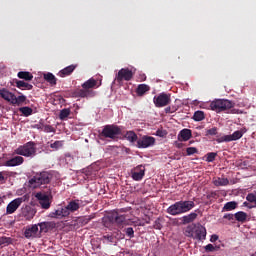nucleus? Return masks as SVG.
Returning <instances> with one entry per match:
<instances>
[{"label": "nucleus", "mask_w": 256, "mask_h": 256, "mask_svg": "<svg viewBox=\"0 0 256 256\" xmlns=\"http://www.w3.org/2000/svg\"><path fill=\"white\" fill-rule=\"evenodd\" d=\"M195 208V202L191 200H180L170 205L166 209V213L168 215H172L173 217H177V215H183L185 213H189L192 209Z\"/></svg>", "instance_id": "nucleus-1"}, {"label": "nucleus", "mask_w": 256, "mask_h": 256, "mask_svg": "<svg viewBox=\"0 0 256 256\" xmlns=\"http://www.w3.org/2000/svg\"><path fill=\"white\" fill-rule=\"evenodd\" d=\"M94 87H97V80L90 78L89 80H87L86 82H84L82 84V88L83 89H78L75 90L72 93L73 97H95V92L91 89H93Z\"/></svg>", "instance_id": "nucleus-2"}, {"label": "nucleus", "mask_w": 256, "mask_h": 256, "mask_svg": "<svg viewBox=\"0 0 256 256\" xmlns=\"http://www.w3.org/2000/svg\"><path fill=\"white\" fill-rule=\"evenodd\" d=\"M100 139H111L115 141V139H119V135H121V128L115 124L105 125L100 132Z\"/></svg>", "instance_id": "nucleus-3"}, {"label": "nucleus", "mask_w": 256, "mask_h": 256, "mask_svg": "<svg viewBox=\"0 0 256 256\" xmlns=\"http://www.w3.org/2000/svg\"><path fill=\"white\" fill-rule=\"evenodd\" d=\"M14 155H22V157H35L37 155V148L35 142H27L14 150Z\"/></svg>", "instance_id": "nucleus-4"}, {"label": "nucleus", "mask_w": 256, "mask_h": 256, "mask_svg": "<svg viewBox=\"0 0 256 256\" xmlns=\"http://www.w3.org/2000/svg\"><path fill=\"white\" fill-rule=\"evenodd\" d=\"M51 178L52 176L49 172H41L30 179L29 184L31 187H34V189H37V187H40L41 185H49V183H51Z\"/></svg>", "instance_id": "nucleus-5"}, {"label": "nucleus", "mask_w": 256, "mask_h": 256, "mask_svg": "<svg viewBox=\"0 0 256 256\" xmlns=\"http://www.w3.org/2000/svg\"><path fill=\"white\" fill-rule=\"evenodd\" d=\"M234 103L231 100L226 99H218L214 100L210 103V108L212 111L216 113H221V111H229V109H233Z\"/></svg>", "instance_id": "nucleus-6"}, {"label": "nucleus", "mask_w": 256, "mask_h": 256, "mask_svg": "<svg viewBox=\"0 0 256 256\" xmlns=\"http://www.w3.org/2000/svg\"><path fill=\"white\" fill-rule=\"evenodd\" d=\"M153 103L155 107H167V105L171 104V95L165 92L160 93L158 96L153 98Z\"/></svg>", "instance_id": "nucleus-7"}, {"label": "nucleus", "mask_w": 256, "mask_h": 256, "mask_svg": "<svg viewBox=\"0 0 256 256\" xmlns=\"http://www.w3.org/2000/svg\"><path fill=\"white\" fill-rule=\"evenodd\" d=\"M35 197L39 201V205L42 209H49L51 207V192H38Z\"/></svg>", "instance_id": "nucleus-8"}, {"label": "nucleus", "mask_w": 256, "mask_h": 256, "mask_svg": "<svg viewBox=\"0 0 256 256\" xmlns=\"http://www.w3.org/2000/svg\"><path fill=\"white\" fill-rule=\"evenodd\" d=\"M243 137V131L237 130L230 135H224L216 139L218 143H231V141H239Z\"/></svg>", "instance_id": "nucleus-9"}, {"label": "nucleus", "mask_w": 256, "mask_h": 256, "mask_svg": "<svg viewBox=\"0 0 256 256\" xmlns=\"http://www.w3.org/2000/svg\"><path fill=\"white\" fill-rule=\"evenodd\" d=\"M155 145V138L153 136H142L137 140L138 149H147L148 147H153Z\"/></svg>", "instance_id": "nucleus-10"}, {"label": "nucleus", "mask_w": 256, "mask_h": 256, "mask_svg": "<svg viewBox=\"0 0 256 256\" xmlns=\"http://www.w3.org/2000/svg\"><path fill=\"white\" fill-rule=\"evenodd\" d=\"M131 79H133V71L129 68L120 69L116 75L117 83H121L122 81H131Z\"/></svg>", "instance_id": "nucleus-11"}, {"label": "nucleus", "mask_w": 256, "mask_h": 256, "mask_svg": "<svg viewBox=\"0 0 256 256\" xmlns=\"http://www.w3.org/2000/svg\"><path fill=\"white\" fill-rule=\"evenodd\" d=\"M193 239L197 241H205L207 239V228L203 225H194V236Z\"/></svg>", "instance_id": "nucleus-12"}, {"label": "nucleus", "mask_w": 256, "mask_h": 256, "mask_svg": "<svg viewBox=\"0 0 256 256\" xmlns=\"http://www.w3.org/2000/svg\"><path fill=\"white\" fill-rule=\"evenodd\" d=\"M81 205H83V201L76 199V200H71L68 202V205L64 207L66 211V215L68 217L71 215V213H75V211H79L81 209Z\"/></svg>", "instance_id": "nucleus-13"}, {"label": "nucleus", "mask_w": 256, "mask_h": 256, "mask_svg": "<svg viewBox=\"0 0 256 256\" xmlns=\"http://www.w3.org/2000/svg\"><path fill=\"white\" fill-rule=\"evenodd\" d=\"M25 201L22 197L12 200L6 207V215H13Z\"/></svg>", "instance_id": "nucleus-14"}, {"label": "nucleus", "mask_w": 256, "mask_h": 256, "mask_svg": "<svg viewBox=\"0 0 256 256\" xmlns=\"http://www.w3.org/2000/svg\"><path fill=\"white\" fill-rule=\"evenodd\" d=\"M26 239H31V237H41V232L39 231V225L34 224L26 228L24 232Z\"/></svg>", "instance_id": "nucleus-15"}, {"label": "nucleus", "mask_w": 256, "mask_h": 256, "mask_svg": "<svg viewBox=\"0 0 256 256\" xmlns=\"http://www.w3.org/2000/svg\"><path fill=\"white\" fill-rule=\"evenodd\" d=\"M133 181H141L145 177V166L138 165L131 171Z\"/></svg>", "instance_id": "nucleus-16"}, {"label": "nucleus", "mask_w": 256, "mask_h": 256, "mask_svg": "<svg viewBox=\"0 0 256 256\" xmlns=\"http://www.w3.org/2000/svg\"><path fill=\"white\" fill-rule=\"evenodd\" d=\"M25 163V158L23 156H14L8 159L5 162V167H19V165H23Z\"/></svg>", "instance_id": "nucleus-17"}, {"label": "nucleus", "mask_w": 256, "mask_h": 256, "mask_svg": "<svg viewBox=\"0 0 256 256\" xmlns=\"http://www.w3.org/2000/svg\"><path fill=\"white\" fill-rule=\"evenodd\" d=\"M246 201L247 202L243 203L244 207H247L248 209L256 207V190L247 194Z\"/></svg>", "instance_id": "nucleus-18"}, {"label": "nucleus", "mask_w": 256, "mask_h": 256, "mask_svg": "<svg viewBox=\"0 0 256 256\" xmlns=\"http://www.w3.org/2000/svg\"><path fill=\"white\" fill-rule=\"evenodd\" d=\"M0 97L4 99V101L12 104L15 94L7 90V88H2L0 89Z\"/></svg>", "instance_id": "nucleus-19"}, {"label": "nucleus", "mask_w": 256, "mask_h": 256, "mask_svg": "<svg viewBox=\"0 0 256 256\" xmlns=\"http://www.w3.org/2000/svg\"><path fill=\"white\" fill-rule=\"evenodd\" d=\"M38 227L40 228V235L41 233H49L51 229H55V223L54 222H40L38 223Z\"/></svg>", "instance_id": "nucleus-20"}, {"label": "nucleus", "mask_w": 256, "mask_h": 256, "mask_svg": "<svg viewBox=\"0 0 256 256\" xmlns=\"http://www.w3.org/2000/svg\"><path fill=\"white\" fill-rule=\"evenodd\" d=\"M13 83L15 84V87H17L18 89H21L22 91H25V89L27 91H31V89H33V86L23 80H18V79H14Z\"/></svg>", "instance_id": "nucleus-21"}, {"label": "nucleus", "mask_w": 256, "mask_h": 256, "mask_svg": "<svg viewBox=\"0 0 256 256\" xmlns=\"http://www.w3.org/2000/svg\"><path fill=\"white\" fill-rule=\"evenodd\" d=\"M77 69V64H71L58 72L59 77H69Z\"/></svg>", "instance_id": "nucleus-22"}, {"label": "nucleus", "mask_w": 256, "mask_h": 256, "mask_svg": "<svg viewBox=\"0 0 256 256\" xmlns=\"http://www.w3.org/2000/svg\"><path fill=\"white\" fill-rule=\"evenodd\" d=\"M49 217H51V219H63V217H68V215L65 208H60L54 212H50Z\"/></svg>", "instance_id": "nucleus-23"}, {"label": "nucleus", "mask_w": 256, "mask_h": 256, "mask_svg": "<svg viewBox=\"0 0 256 256\" xmlns=\"http://www.w3.org/2000/svg\"><path fill=\"white\" fill-rule=\"evenodd\" d=\"M198 215L195 212H192L188 215L182 216L180 218L181 221V225H189V223H193V221H195V219H197Z\"/></svg>", "instance_id": "nucleus-24"}, {"label": "nucleus", "mask_w": 256, "mask_h": 256, "mask_svg": "<svg viewBox=\"0 0 256 256\" xmlns=\"http://www.w3.org/2000/svg\"><path fill=\"white\" fill-rule=\"evenodd\" d=\"M191 129L184 128L178 134V140L180 141H189L192 137Z\"/></svg>", "instance_id": "nucleus-25"}, {"label": "nucleus", "mask_w": 256, "mask_h": 256, "mask_svg": "<svg viewBox=\"0 0 256 256\" xmlns=\"http://www.w3.org/2000/svg\"><path fill=\"white\" fill-rule=\"evenodd\" d=\"M148 91H151V87L147 84H140L136 88V94L138 97H143V95H145V93Z\"/></svg>", "instance_id": "nucleus-26"}, {"label": "nucleus", "mask_w": 256, "mask_h": 256, "mask_svg": "<svg viewBox=\"0 0 256 256\" xmlns=\"http://www.w3.org/2000/svg\"><path fill=\"white\" fill-rule=\"evenodd\" d=\"M112 221L117 225H123L127 221V218L125 215H119V213L115 212L112 215Z\"/></svg>", "instance_id": "nucleus-27"}, {"label": "nucleus", "mask_w": 256, "mask_h": 256, "mask_svg": "<svg viewBox=\"0 0 256 256\" xmlns=\"http://www.w3.org/2000/svg\"><path fill=\"white\" fill-rule=\"evenodd\" d=\"M247 217V213L243 211H239L234 214V219L239 223H245L247 221Z\"/></svg>", "instance_id": "nucleus-28"}, {"label": "nucleus", "mask_w": 256, "mask_h": 256, "mask_svg": "<svg viewBox=\"0 0 256 256\" xmlns=\"http://www.w3.org/2000/svg\"><path fill=\"white\" fill-rule=\"evenodd\" d=\"M17 77L19 79H23L24 81H33V74H31V72L20 71L18 72Z\"/></svg>", "instance_id": "nucleus-29"}, {"label": "nucleus", "mask_w": 256, "mask_h": 256, "mask_svg": "<svg viewBox=\"0 0 256 256\" xmlns=\"http://www.w3.org/2000/svg\"><path fill=\"white\" fill-rule=\"evenodd\" d=\"M27 101V96L25 95H20V96H15L12 100V105H17V107H20V105L24 104Z\"/></svg>", "instance_id": "nucleus-30"}, {"label": "nucleus", "mask_w": 256, "mask_h": 256, "mask_svg": "<svg viewBox=\"0 0 256 256\" xmlns=\"http://www.w3.org/2000/svg\"><path fill=\"white\" fill-rule=\"evenodd\" d=\"M35 213H37L35 209L29 207V208H26V210L23 212V216L26 219V221H31V219L35 217Z\"/></svg>", "instance_id": "nucleus-31"}, {"label": "nucleus", "mask_w": 256, "mask_h": 256, "mask_svg": "<svg viewBox=\"0 0 256 256\" xmlns=\"http://www.w3.org/2000/svg\"><path fill=\"white\" fill-rule=\"evenodd\" d=\"M44 79L45 81H47V83H50L52 86L57 85V78L51 72L44 74Z\"/></svg>", "instance_id": "nucleus-32"}, {"label": "nucleus", "mask_w": 256, "mask_h": 256, "mask_svg": "<svg viewBox=\"0 0 256 256\" xmlns=\"http://www.w3.org/2000/svg\"><path fill=\"white\" fill-rule=\"evenodd\" d=\"M125 138L130 143H136L137 141H139V138H138L137 134L133 131H127L126 134H125Z\"/></svg>", "instance_id": "nucleus-33"}, {"label": "nucleus", "mask_w": 256, "mask_h": 256, "mask_svg": "<svg viewBox=\"0 0 256 256\" xmlns=\"http://www.w3.org/2000/svg\"><path fill=\"white\" fill-rule=\"evenodd\" d=\"M213 183L215 187H226V185H229V179L219 177Z\"/></svg>", "instance_id": "nucleus-34"}, {"label": "nucleus", "mask_w": 256, "mask_h": 256, "mask_svg": "<svg viewBox=\"0 0 256 256\" xmlns=\"http://www.w3.org/2000/svg\"><path fill=\"white\" fill-rule=\"evenodd\" d=\"M19 111L24 117H30V115H33V108L29 106L21 107L19 108Z\"/></svg>", "instance_id": "nucleus-35"}, {"label": "nucleus", "mask_w": 256, "mask_h": 256, "mask_svg": "<svg viewBox=\"0 0 256 256\" xmlns=\"http://www.w3.org/2000/svg\"><path fill=\"white\" fill-rule=\"evenodd\" d=\"M235 209H237V202L230 201L224 205V207L222 208V211H233Z\"/></svg>", "instance_id": "nucleus-36"}, {"label": "nucleus", "mask_w": 256, "mask_h": 256, "mask_svg": "<svg viewBox=\"0 0 256 256\" xmlns=\"http://www.w3.org/2000/svg\"><path fill=\"white\" fill-rule=\"evenodd\" d=\"M12 239L7 236H0V247H7V245H11Z\"/></svg>", "instance_id": "nucleus-37"}, {"label": "nucleus", "mask_w": 256, "mask_h": 256, "mask_svg": "<svg viewBox=\"0 0 256 256\" xmlns=\"http://www.w3.org/2000/svg\"><path fill=\"white\" fill-rule=\"evenodd\" d=\"M69 115H71V110L69 108H64L60 111L59 119H61V121H65Z\"/></svg>", "instance_id": "nucleus-38"}, {"label": "nucleus", "mask_w": 256, "mask_h": 256, "mask_svg": "<svg viewBox=\"0 0 256 256\" xmlns=\"http://www.w3.org/2000/svg\"><path fill=\"white\" fill-rule=\"evenodd\" d=\"M37 129H42L45 133H55V128H53V126L51 125H36Z\"/></svg>", "instance_id": "nucleus-39"}, {"label": "nucleus", "mask_w": 256, "mask_h": 256, "mask_svg": "<svg viewBox=\"0 0 256 256\" xmlns=\"http://www.w3.org/2000/svg\"><path fill=\"white\" fill-rule=\"evenodd\" d=\"M194 121H203L205 119V112L204 111H196L193 115Z\"/></svg>", "instance_id": "nucleus-40"}, {"label": "nucleus", "mask_w": 256, "mask_h": 256, "mask_svg": "<svg viewBox=\"0 0 256 256\" xmlns=\"http://www.w3.org/2000/svg\"><path fill=\"white\" fill-rule=\"evenodd\" d=\"M219 132V129L217 127H213L210 128L208 130H206V137H213L215 135H217V133Z\"/></svg>", "instance_id": "nucleus-41"}, {"label": "nucleus", "mask_w": 256, "mask_h": 256, "mask_svg": "<svg viewBox=\"0 0 256 256\" xmlns=\"http://www.w3.org/2000/svg\"><path fill=\"white\" fill-rule=\"evenodd\" d=\"M206 253H213V251H219V246H214L213 244H208L204 247Z\"/></svg>", "instance_id": "nucleus-42"}, {"label": "nucleus", "mask_w": 256, "mask_h": 256, "mask_svg": "<svg viewBox=\"0 0 256 256\" xmlns=\"http://www.w3.org/2000/svg\"><path fill=\"white\" fill-rule=\"evenodd\" d=\"M124 233H126L127 237H129V239H133V237H135V230H133V227L125 228Z\"/></svg>", "instance_id": "nucleus-43"}, {"label": "nucleus", "mask_w": 256, "mask_h": 256, "mask_svg": "<svg viewBox=\"0 0 256 256\" xmlns=\"http://www.w3.org/2000/svg\"><path fill=\"white\" fill-rule=\"evenodd\" d=\"M63 147V141H55L52 144H50L51 149H55L56 151L61 149Z\"/></svg>", "instance_id": "nucleus-44"}, {"label": "nucleus", "mask_w": 256, "mask_h": 256, "mask_svg": "<svg viewBox=\"0 0 256 256\" xmlns=\"http://www.w3.org/2000/svg\"><path fill=\"white\" fill-rule=\"evenodd\" d=\"M195 233V228L188 226L185 230L186 237H191L193 239Z\"/></svg>", "instance_id": "nucleus-45"}, {"label": "nucleus", "mask_w": 256, "mask_h": 256, "mask_svg": "<svg viewBox=\"0 0 256 256\" xmlns=\"http://www.w3.org/2000/svg\"><path fill=\"white\" fill-rule=\"evenodd\" d=\"M216 157H217V153L210 152L207 154L206 161H208V163H213V161L215 160Z\"/></svg>", "instance_id": "nucleus-46"}, {"label": "nucleus", "mask_w": 256, "mask_h": 256, "mask_svg": "<svg viewBox=\"0 0 256 256\" xmlns=\"http://www.w3.org/2000/svg\"><path fill=\"white\" fill-rule=\"evenodd\" d=\"M199 151L195 147H188L186 149V153L188 156L195 155V153H198Z\"/></svg>", "instance_id": "nucleus-47"}, {"label": "nucleus", "mask_w": 256, "mask_h": 256, "mask_svg": "<svg viewBox=\"0 0 256 256\" xmlns=\"http://www.w3.org/2000/svg\"><path fill=\"white\" fill-rule=\"evenodd\" d=\"M156 135L157 137H167V130L158 129Z\"/></svg>", "instance_id": "nucleus-48"}, {"label": "nucleus", "mask_w": 256, "mask_h": 256, "mask_svg": "<svg viewBox=\"0 0 256 256\" xmlns=\"http://www.w3.org/2000/svg\"><path fill=\"white\" fill-rule=\"evenodd\" d=\"M103 238L108 241L109 243H114L115 241V237H113V235H105L103 236Z\"/></svg>", "instance_id": "nucleus-49"}, {"label": "nucleus", "mask_w": 256, "mask_h": 256, "mask_svg": "<svg viewBox=\"0 0 256 256\" xmlns=\"http://www.w3.org/2000/svg\"><path fill=\"white\" fill-rule=\"evenodd\" d=\"M82 225H87V223H89V221H91L90 216H86L80 219Z\"/></svg>", "instance_id": "nucleus-50"}, {"label": "nucleus", "mask_w": 256, "mask_h": 256, "mask_svg": "<svg viewBox=\"0 0 256 256\" xmlns=\"http://www.w3.org/2000/svg\"><path fill=\"white\" fill-rule=\"evenodd\" d=\"M224 219H227L228 221H233L235 219V214H225Z\"/></svg>", "instance_id": "nucleus-51"}, {"label": "nucleus", "mask_w": 256, "mask_h": 256, "mask_svg": "<svg viewBox=\"0 0 256 256\" xmlns=\"http://www.w3.org/2000/svg\"><path fill=\"white\" fill-rule=\"evenodd\" d=\"M219 240V236L217 234H214L211 236L210 241L211 243H215V241Z\"/></svg>", "instance_id": "nucleus-52"}, {"label": "nucleus", "mask_w": 256, "mask_h": 256, "mask_svg": "<svg viewBox=\"0 0 256 256\" xmlns=\"http://www.w3.org/2000/svg\"><path fill=\"white\" fill-rule=\"evenodd\" d=\"M6 175H7V172L5 171L0 172V183L5 179Z\"/></svg>", "instance_id": "nucleus-53"}, {"label": "nucleus", "mask_w": 256, "mask_h": 256, "mask_svg": "<svg viewBox=\"0 0 256 256\" xmlns=\"http://www.w3.org/2000/svg\"><path fill=\"white\" fill-rule=\"evenodd\" d=\"M155 229H161V223H159V221H155V225H154Z\"/></svg>", "instance_id": "nucleus-54"}, {"label": "nucleus", "mask_w": 256, "mask_h": 256, "mask_svg": "<svg viewBox=\"0 0 256 256\" xmlns=\"http://www.w3.org/2000/svg\"><path fill=\"white\" fill-rule=\"evenodd\" d=\"M169 111H171V108L170 107L166 108V113H169Z\"/></svg>", "instance_id": "nucleus-55"}, {"label": "nucleus", "mask_w": 256, "mask_h": 256, "mask_svg": "<svg viewBox=\"0 0 256 256\" xmlns=\"http://www.w3.org/2000/svg\"><path fill=\"white\" fill-rule=\"evenodd\" d=\"M2 203H3V199H1V197H0V205H2Z\"/></svg>", "instance_id": "nucleus-56"}]
</instances>
